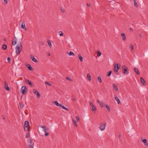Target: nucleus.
<instances>
[{
    "instance_id": "9d476101",
    "label": "nucleus",
    "mask_w": 148,
    "mask_h": 148,
    "mask_svg": "<svg viewBox=\"0 0 148 148\" xmlns=\"http://www.w3.org/2000/svg\"><path fill=\"white\" fill-rule=\"evenodd\" d=\"M113 86L114 89L117 92L118 91V89L117 87L115 84H113Z\"/></svg>"
},
{
    "instance_id": "a211bd4d",
    "label": "nucleus",
    "mask_w": 148,
    "mask_h": 148,
    "mask_svg": "<svg viewBox=\"0 0 148 148\" xmlns=\"http://www.w3.org/2000/svg\"><path fill=\"white\" fill-rule=\"evenodd\" d=\"M41 128L44 129L43 131L45 132H46V131L47 130V128L46 127L43 125H41L40 126Z\"/></svg>"
},
{
    "instance_id": "f3484780",
    "label": "nucleus",
    "mask_w": 148,
    "mask_h": 148,
    "mask_svg": "<svg viewBox=\"0 0 148 148\" xmlns=\"http://www.w3.org/2000/svg\"><path fill=\"white\" fill-rule=\"evenodd\" d=\"M114 98L115 99L117 102L118 103V104H119L120 103V101L119 99L118 98V97L116 96H115Z\"/></svg>"
},
{
    "instance_id": "4468645a",
    "label": "nucleus",
    "mask_w": 148,
    "mask_h": 148,
    "mask_svg": "<svg viewBox=\"0 0 148 148\" xmlns=\"http://www.w3.org/2000/svg\"><path fill=\"white\" fill-rule=\"evenodd\" d=\"M30 143L31 144L29 145L28 146L29 147H30V148H33L34 143H33L32 141L31 140L30 141Z\"/></svg>"
},
{
    "instance_id": "e433bc0d",
    "label": "nucleus",
    "mask_w": 148,
    "mask_h": 148,
    "mask_svg": "<svg viewBox=\"0 0 148 148\" xmlns=\"http://www.w3.org/2000/svg\"><path fill=\"white\" fill-rule=\"evenodd\" d=\"M45 84L48 85H49V86H51V84L48 82H45Z\"/></svg>"
},
{
    "instance_id": "f03ea898",
    "label": "nucleus",
    "mask_w": 148,
    "mask_h": 148,
    "mask_svg": "<svg viewBox=\"0 0 148 148\" xmlns=\"http://www.w3.org/2000/svg\"><path fill=\"white\" fill-rule=\"evenodd\" d=\"M29 122L26 121L25 122L24 125V130L27 132L29 130Z\"/></svg>"
},
{
    "instance_id": "09e8293b",
    "label": "nucleus",
    "mask_w": 148,
    "mask_h": 148,
    "mask_svg": "<svg viewBox=\"0 0 148 148\" xmlns=\"http://www.w3.org/2000/svg\"><path fill=\"white\" fill-rule=\"evenodd\" d=\"M61 11H62V12H64V10L62 9V10H61Z\"/></svg>"
},
{
    "instance_id": "6e6552de",
    "label": "nucleus",
    "mask_w": 148,
    "mask_h": 148,
    "mask_svg": "<svg viewBox=\"0 0 148 148\" xmlns=\"http://www.w3.org/2000/svg\"><path fill=\"white\" fill-rule=\"evenodd\" d=\"M33 92L36 95L37 97H40V95L39 93L35 89H34L33 90Z\"/></svg>"
},
{
    "instance_id": "b1692460",
    "label": "nucleus",
    "mask_w": 148,
    "mask_h": 148,
    "mask_svg": "<svg viewBox=\"0 0 148 148\" xmlns=\"http://www.w3.org/2000/svg\"><path fill=\"white\" fill-rule=\"evenodd\" d=\"M97 80L100 83H101L102 82L100 76L98 77Z\"/></svg>"
},
{
    "instance_id": "4be33fe9",
    "label": "nucleus",
    "mask_w": 148,
    "mask_h": 148,
    "mask_svg": "<svg viewBox=\"0 0 148 148\" xmlns=\"http://www.w3.org/2000/svg\"><path fill=\"white\" fill-rule=\"evenodd\" d=\"M72 122L73 124H74L76 127H77V125L76 123V121L74 119H72Z\"/></svg>"
},
{
    "instance_id": "473e14b6",
    "label": "nucleus",
    "mask_w": 148,
    "mask_h": 148,
    "mask_svg": "<svg viewBox=\"0 0 148 148\" xmlns=\"http://www.w3.org/2000/svg\"><path fill=\"white\" fill-rule=\"evenodd\" d=\"M7 47V46L6 45H4L3 46V49L4 50H5Z\"/></svg>"
},
{
    "instance_id": "a18cd8bd",
    "label": "nucleus",
    "mask_w": 148,
    "mask_h": 148,
    "mask_svg": "<svg viewBox=\"0 0 148 148\" xmlns=\"http://www.w3.org/2000/svg\"><path fill=\"white\" fill-rule=\"evenodd\" d=\"M49 133H46H46H45V135L46 136H47L49 135Z\"/></svg>"
},
{
    "instance_id": "58836bf2",
    "label": "nucleus",
    "mask_w": 148,
    "mask_h": 148,
    "mask_svg": "<svg viewBox=\"0 0 148 148\" xmlns=\"http://www.w3.org/2000/svg\"><path fill=\"white\" fill-rule=\"evenodd\" d=\"M130 48L131 50H132L134 49V47L133 45H131L130 46Z\"/></svg>"
},
{
    "instance_id": "9b49d317",
    "label": "nucleus",
    "mask_w": 148,
    "mask_h": 148,
    "mask_svg": "<svg viewBox=\"0 0 148 148\" xmlns=\"http://www.w3.org/2000/svg\"><path fill=\"white\" fill-rule=\"evenodd\" d=\"M31 58L33 62H38V60L34 58V56H31Z\"/></svg>"
},
{
    "instance_id": "37998d69",
    "label": "nucleus",
    "mask_w": 148,
    "mask_h": 148,
    "mask_svg": "<svg viewBox=\"0 0 148 148\" xmlns=\"http://www.w3.org/2000/svg\"><path fill=\"white\" fill-rule=\"evenodd\" d=\"M5 88L6 90H10V88L8 87V86L6 87H5Z\"/></svg>"
},
{
    "instance_id": "423d86ee",
    "label": "nucleus",
    "mask_w": 148,
    "mask_h": 148,
    "mask_svg": "<svg viewBox=\"0 0 148 148\" xmlns=\"http://www.w3.org/2000/svg\"><path fill=\"white\" fill-rule=\"evenodd\" d=\"M106 128V124L105 123H101V124L99 129L101 131L104 130Z\"/></svg>"
},
{
    "instance_id": "864d4df0",
    "label": "nucleus",
    "mask_w": 148,
    "mask_h": 148,
    "mask_svg": "<svg viewBox=\"0 0 148 148\" xmlns=\"http://www.w3.org/2000/svg\"><path fill=\"white\" fill-rule=\"evenodd\" d=\"M75 98H74V99H73V101H75Z\"/></svg>"
},
{
    "instance_id": "7c9ffc66",
    "label": "nucleus",
    "mask_w": 148,
    "mask_h": 148,
    "mask_svg": "<svg viewBox=\"0 0 148 148\" xmlns=\"http://www.w3.org/2000/svg\"><path fill=\"white\" fill-rule=\"evenodd\" d=\"M74 53L72 51H70L69 53V56H74Z\"/></svg>"
},
{
    "instance_id": "6e6d98bb",
    "label": "nucleus",
    "mask_w": 148,
    "mask_h": 148,
    "mask_svg": "<svg viewBox=\"0 0 148 148\" xmlns=\"http://www.w3.org/2000/svg\"><path fill=\"white\" fill-rule=\"evenodd\" d=\"M26 1H27V0H25Z\"/></svg>"
},
{
    "instance_id": "a19ab883",
    "label": "nucleus",
    "mask_w": 148,
    "mask_h": 148,
    "mask_svg": "<svg viewBox=\"0 0 148 148\" xmlns=\"http://www.w3.org/2000/svg\"><path fill=\"white\" fill-rule=\"evenodd\" d=\"M101 54V53L100 52H98L97 53V56H100Z\"/></svg>"
},
{
    "instance_id": "3c124183",
    "label": "nucleus",
    "mask_w": 148,
    "mask_h": 148,
    "mask_svg": "<svg viewBox=\"0 0 148 148\" xmlns=\"http://www.w3.org/2000/svg\"><path fill=\"white\" fill-rule=\"evenodd\" d=\"M87 5L88 6H90V5L88 3H87Z\"/></svg>"
},
{
    "instance_id": "603ef678",
    "label": "nucleus",
    "mask_w": 148,
    "mask_h": 148,
    "mask_svg": "<svg viewBox=\"0 0 148 148\" xmlns=\"http://www.w3.org/2000/svg\"><path fill=\"white\" fill-rule=\"evenodd\" d=\"M48 55L49 56H50V53H48Z\"/></svg>"
},
{
    "instance_id": "5fc2aeb1",
    "label": "nucleus",
    "mask_w": 148,
    "mask_h": 148,
    "mask_svg": "<svg viewBox=\"0 0 148 148\" xmlns=\"http://www.w3.org/2000/svg\"><path fill=\"white\" fill-rule=\"evenodd\" d=\"M23 106H22L21 107L22 108H23Z\"/></svg>"
},
{
    "instance_id": "de8ad7c7",
    "label": "nucleus",
    "mask_w": 148,
    "mask_h": 148,
    "mask_svg": "<svg viewBox=\"0 0 148 148\" xmlns=\"http://www.w3.org/2000/svg\"><path fill=\"white\" fill-rule=\"evenodd\" d=\"M139 37L140 38L142 37V35L140 34H139Z\"/></svg>"
},
{
    "instance_id": "cd10ccee",
    "label": "nucleus",
    "mask_w": 148,
    "mask_h": 148,
    "mask_svg": "<svg viewBox=\"0 0 148 148\" xmlns=\"http://www.w3.org/2000/svg\"><path fill=\"white\" fill-rule=\"evenodd\" d=\"M140 81L141 83L143 84H144V83L145 82V80L142 77L140 78Z\"/></svg>"
},
{
    "instance_id": "1a4fd4ad",
    "label": "nucleus",
    "mask_w": 148,
    "mask_h": 148,
    "mask_svg": "<svg viewBox=\"0 0 148 148\" xmlns=\"http://www.w3.org/2000/svg\"><path fill=\"white\" fill-rule=\"evenodd\" d=\"M21 28L23 29H25V30H27V29L25 27V23L24 22H23L21 24Z\"/></svg>"
},
{
    "instance_id": "a878e982",
    "label": "nucleus",
    "mask_w": 148,
    "mask_h": 148,
    "mask_svg": "<svg viewBox=\"0 0 148 148\" xmlns=\"http://www.w3.org/2000/svg\"><path fill=\"white\" fill-rule=\"evenodd\" d=\"M16 40H12V45H14L16 44Z\"/></svg>"
},
{
    "instance_id": "393cba45",
    "label": "nucleus",
    "mask_w": 148,
    "mask_h": 148,
    "mask_svg": "<svg viewBox=\"0 0 148 148\" xmlns=\"http://www.w3.org/2000/svg\"><path fill=\"white\" fill-rule=\"evenodd\" d=\"M55 105L57 106H59L60 107V106L61 104H60L58 103V102L57 101H55L54 102Z\"/></svg>"
},
{
    "instance_id": "49530a36",
    "label": "nucleus",
    "mask_w": 148,
    "mask_h": 148,
    "mask_svg": "<svg viewBox=\"0 0 148 148\" xmlns=\"http://www.w3.org/2000/svg\"><path fill=\"white\" fill-rule=\"evenodd\" d=\"M7 60L8 62H10L11 60V59L10 58H8L7 59Z\"/></svg>"
},
{
    "instance_id": "5701e85b",
    "label": "nucleus",
    "mask_w": 148,
    "mask_h": 148,
    "mask_svg": "<svg viewBox=\"0 0 148 148\" xmlns=\"http://www.w3.org/2000/svg\"><path fill=\"white\" fill-rule=\"evenodd\" d=\"M87 77L89 81H90L91 80V76L89 74H87Z\"/></svg>"
},
{
    "instance_id": "20e7f679",
    "label": "nucleus",
    "mask_w": 148,
    "mask_h": 148,
    "mask_svg": "<svg viewBox=\"0 0 148 148\" xmlns=\"http://www.w3.org/2000/svg\"><path fill=\"white\" fill-rule=\"evenodd\" d=\"M27 89L25 86H23L21 88V91L23 94L25 95V94L26 91H27Z\"/></svg>"
},
{
    "instance_id": "4c0bfd02",
    "label": "nucleus",
    "mask_w": 148,
    "mask_h": 148,
    "mask_svg": "<svg viewBox=\"0 0 148 148\" xmlns=\"http://www.w3.org/2000/svg\"><path fill=\"white\" fill-rule=\"evenodd\" d=\"M59 33H61L60 34V36H62L63 35V34L62 33V31H59Z\"/></svg>"
},
{
    "instance_id": "412c9836",
    "label": "nucleus",
    "mask_w": 148,
    "mask_h": 148,
    "mask_svg": "<svg viewBox=\"0 0 148 148\" xmlns=\"http://www.w3.org/2000/svg\"><path fill=\"white\" fill-rule=\"evenodd\" d=\"M78 57L79 59V60L81 61L82 62L83 61V58L81 56L80 54H79L78 55Z\"/></svg>"
},
{
    "instance_id": "2eb2a0df",
    "label": "nucleus",
    "mask_w": 148,
    "mask_h": 148,
    "mask_svg": "<svg viewBox=\"0 0 148 148\" xmlns=\"http://www.w3.org/2000/svg\"><path fill=\"white\" fill-rule=\"evenodd\" d=\"M97 102L100 105L101 107H103V103L99 100H97Z\"/></svg>"
},
{
    "instance_id": "39448f33",
    "label": "nucleus",
    "mask_w": 148,
    "mask_h": 148,
    "mask_svg": "<svg viewBox=\"0 0 148 148\" xmlns=\"http://www.w3.org/2000/svg\"><path fill=\"white\" fill-rule=\"evenodd\" d=\"M122 69L124 70V71L123 72V73L124 74H128L129 73L127 71V69L126 66L125 65L123 66H122Z\"/></svg>"
},
{
    "instance_id": "dca6fc26",
    "label": "nucleus",
    "mask_w": 148,
    "mask_h": 148,
    "mask_svg": "<svg viewBox=\"0 0 148 148\" xmlns=\"http://www.w3.org/2000/svg\"><path fill=\"white\" fill-rule=\"evenodd\" d=\"M26 82L29 85L31 86H32V84L31 82L28 79H26Z\"/></svg>"
},
{
    "instance_id": "2f4dec72",
    "label": "nucleus",
    "mask_w": 148,
    "mask_h": 148,
    "mask_svg": "<svg viewBox=\"0 0 148 148\" xmlns=\"http://www.w3.org/2000/svg\"><path fill=\"white\" fill-rule=\"evenodd\" d=\"M134 4L135 7H137L138 6V5L137 4V3L136 1L135 0H134Z\"/></svg>"
},
{
    "instance_id": "c03bdc74",
    "label": "nucleus",
    "mask_w": 148,
    "mask_h": 148,
    "mask_svg": "<svg viewBox=\"0 0 148 148\" xmlns=\"http://www.w3.org/2000/svg\"><path fill=\"white\" fill-rule=\"evenodd\" d=\"M16 40V37L14 36V37L13 38V40Z\"/></svg>"
},
{
    "instance_id": "ddd939ff",
    "label": "nucleus",
    "mask_w": 148,
    "mask_h": 148,
    "mask_svg": "<svg viewBox=\"0 0 148 148\" xmlns=\"http://www.w3.org/2000/svg\"><path fill=\"white\" fill-rule=\"evenodd\" d=\"M142 142L144 143L145 146H147L148 144L147 142V140L146 139H143L142 140Z\"/></svg>"
},
{
    "instance_id": "f8f14e48",
    "label": "nucleus",
    "mask_w": 148,
    "mask_h": 148,
    "mask_svg": "<svg viewBox=\"0 0 148 148\" xmlns=\"http://www.w3.org/2000/svg\"><path fill=\"white\" fill-rule=\"evenodd\" d=\"M121 35L122 37L123 40V41H125L126 40V36L125 34L124 33H122L121 34Z\"/></svg>"
},
{
    "instance_id": "bb28decb",
    "label": "nucleus",
    "mask_w": 148,
    "mask_h": 148,
    "mask_svg": "<svg viewBox=\"0 0 148 148\" xmlns=\"http://www.w3.org/2000/svg\"><path fill=\"white\" fill-rule=\"evenodd\" d=\"M27 67L28 68V69L30 71H32L33 69L32 68L30 65H29L28 66H27Z\"/></svg>"
},
{
    "instance_id": "72a5a7b5",
    "label": "nucleus",
    "mask_w": 148,
    "mask_h": 148,
    "mask_svg": "<svg viewBox=\"0 0 148 148\" xmlns=\"http://www.w3.org/2000/svg\"><path fill=\"white\" fill-rule=\"evenodd\" d=\"M29 136H30L29 134L28 133H27L26 134V135L25 136V138H29Z\"/></svg>"
},
{
    "instance_id": "c756f323",
    "label": "nucleus",
    "mask_w": 148,
    "mask_h": 148,
    "mask_svg": "<svg viewBox=\"0 0 148 148\" xmlns=\"http://www.w3.org/2000/svg\"><path fill=\"white\" fill-rule=\"evenodd\" d=\"M48 43V44L49 46L50 47V48L51 47V42L50 40L47 41Z\"/></svg>"
},
{
    "instance_id": "6ab92c4d",
    "label": "nucleus",
    "mask_w": 148,
    "mask_h": 148,
    "mask_svg": "<svg viewBox=\"0 0 148 148\" xmlns=\"http://www.w3.org/2000/svg\"><path fill=\"white\" fill-rule=\"evenodd\" d=\"M60 107H61L62 108L65 110L68 111L69 110L68 109L66 108V107H65V106H63L62 105H61L60 106Z\"/></svg>"
},
{
    "instance_id": "79ce46f5",
    "label": "nucleus",
    "mask_w": 148,
    "mask_h": 148,
    "mask_svg": "<svg viewBox=\"0 0 148 148\" xmlns=\"http://www.w3.org/2000/svg\"><path fill=\"white\" fill-rule=\"evenodd\" d=\"M3 1L5 4H7V3L8 1L7 0H3Z\"/></svg>"
},
{
    "instance_id": "8fccbe9b",
    "label": "nucleus",
    "mask_w": 148,
    "mask_h": 148,
    "mask_svg": "<svg viewBox=\"0 0 148 148\" xmlns=\"http://www.w3.org/2000/svg\"><path fill=\"white\" fill-rule=\"evenodd\" d=\"M130 30H132V31H133V29H132L131 28H130Z\"/></svg>"
},
{
    "instance_id": "0eeeda50",
    "label": "nucleus",
    "mask_w": 148,
    "mask_h": 148,
    "mask_svg": "<svg viewBox=\"0 0 148 148\" xmlns=\"http://www.w3.org/2000/svg\"><path fill=\"white\" fill-rule=\"evenodd\" d=\"M90 105L92 107V111H95L96 110V108L95 106L93 105V103L91 102H90Z\"/></svg>"
},
{
    "instance_id": "c9c22d12",
    "label": "nucleus",
    "mask_w": 148,
    "mask_h": 148,
    "mask_svg": "<svg viewBox=\"0 0 148 148\" xmlns=\"http://www.w3.org/2000/svg\"><path fill=\"white\" fill-rule=\"evenodd\" d=\"M66 79L70 81H71L72 80L71 79L70 77H66Z\"/></svg>"
},
{
    "instance_id": "ea45409f",
    "label": "nucleus",
    "mask_w": 148,
    "mask_h": 148,
    "mask_svg": "<svg viewBox=\"0 0 148 148\" xmlns=\"http://www.w3.org/2000/svg\"><path fill=\"white\" fill-rule=\"evenodd\" d=\"M77 121H79V117L76 116L75 117Z\"/></svg>"
},
{
    "instance_id": "c85d7f7f",
    "label": "nucleus",
    "mask_w": 148,
    "mask_h": 148,
    "mask_svg": "<svg viewBox=\"0 0 148 148\" xmlns=\"http://www.w3.org/2000/svg\"><path fill=\"white\" fill-rule=\"evenodd\" d=\"M105 106L106 107L107 109V110L109 111H110V107H109L108 105H105Z\"/></svg>"
},
{
    "instance_id": "f257e3e1",
    "label": "nucleus",
    "mask_w": 148,
    "mask_h": 148,
    "mask_svg": "<svg viewBox=\"0 0 148 148\" xmlns=\"http://www.w3.org/2000/svg\"><path fill=\"white\" fill-rule=\"evenodd\" d=\"M22 49V46L21 42H18L16 45L15 49L16 54L17 55L20 54Z\"/></svg>"
},
{
    "instance_id": "aec40b11",
    "label": "nucleus",
    "mask_w": 148,
    "mask_h": 148,
    "mask_svg": "<svg viewBox=\"0 0 148 148\" xmlns=\"http://www.w3.org/2000/svg\"><path fill=\"white\" fill-rule=\"evenodd\" d=\"M134 70L135 72L138 75H139V73L138 71L137 68H134Z\"/></svg>"
},
{
    "instance_id": "7ed1b4c3",
    "label": "nucleus",
    "mask_w": 148,
    "mask_h": 148,
    "mask_svg": "<svg viewBox=\"0 0 148 148\" xmlns=\"http://www.w3.org/2000/svg\"><path fill=\"white\" fill-rule=\"evenodd\" d=\"M120 66V65L119 64H115L114 65V71L115 73V74L117 75H118L119 74L118 70Z\"/></svg>"
},
{
    "instance_id": "f704fd0d",
    "label": "nucleus",
    "mask_w": 148,
    "mask_h": 148,
    "mask_svg": "<svg viewBox=\"0 0 148 148\" xmlns=\"http://www.w3.org/2000/svg\"><path fill=\"white\" fill-rule=\"evenodd\" d=\"M111 73H112V71H109L108 73V74L107 75V76H110Z\"/></svg>"
}]
</instances>
